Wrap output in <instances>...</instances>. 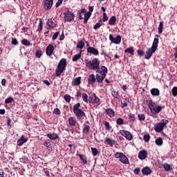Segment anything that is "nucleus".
Masks as SVG:
<instances>
[{
  "label": "nucleus",
  "mask_w": 177,
  "mask_h": 177,
  "mask_svg": "<svg viewBox=\"0 0 177 177\" xmlns=\"http://www.w3.org/2000/svg\"><path fill=\"white\" fill-rule=\"evenodd\" d=\"M157 48H158V35H155L152 46L148 48L145 52V57L147 60H149L153 56V53L157 50Z\"/></svg>",
  "instance_id": "nucleus-1"
},
{
  "label": "nucleus",
  "mask_w": 177,
  "mask_h": 177,
  "mask_svg": "<svg viewBox=\"0 0 177 177\" xmlns=\"http://www.w3.org/2000/svg\"><path fill=\"white\" fill-rule=\"evenodd\" d=\"M147 106L151 113V114H158L160 111H162V107L161 105H158L153 100H149L147 101Z\"/></svg>",
  "instance_id": "nucleus-2"
},
{
  "label": "nucleus",
  "mask_w": 177,
  "mask_h": 177,
  "mask_svg": "<svg viewBox=\"0 0 177 177\" xmlns=\"http://www.w3.org/2000/svg\"><path fill=\"white\" fill-rule=\"evenodd\" d=\"M86 67L88 70H97V71L100 68V60L98 58H93L86 63Z\"/></svg>",
  "instance_id": "nucleus-3"
},
{
  "label": "nucleus",
  "mask_w": 177,
  "mask_h": 177,
  "mask_svg": "<svg viewBox=\"0 0 177 177\" xmlns=\"http://www.w3.org/2000/svg\"><path fill=\"white\" fill-rule=\"evenodd\" d=\"M97 74H96V80L98 84H100L103 82L104 80V78H106V75H107V68L104 66H100V68H99L97 71Z\"/></svg>",
  "instance_id": "nucleus-4"
},
{
  "label": "nucleus",
  "mask_w": 177,
  "mask_h": 177,
  "mask_svg": "<svg viewBox=\"0 0 177 177\" xmlns=\"http://www.w3.org/2000/svg\"><path fill=\"white\" fill-rule=\"evenodd\" d=\"M66 67H67V60L63 58L59 61L55 70V77H60L62 73L66 71Z\"/></svg>",
  "instance_id": "nucleus-5"
},
{
  "label": "nucleus",
  "mask_w": 177,
  "mask_h": 177,
  "mask_svg": "<svg viewBox=\"0 0 177 177\" xmlns=\"http://www.w3.org/2000/svg\"><path fill=\"white\" fill-rule=\"evenodd\" d=\"M73 114L77 118V120H81L82 117H85V112L81 109V104H75L73 106Z\"/></svg>",
  "instance_id": "nucleus-6"
},
{
  "label": "nucleus",
  "mask_w": 177,
  "mask_h": 177,
  "mask_svg": "<svg viewBox=\"0 0 177 177\" xmlns=\"http://www.w3.org/2000/svg\"><path fill=\"white\" fill-rule=\"evenodd\" d=\"M169 121L166 119H162L158 124H155L154 129L156 132H161L164 129V127L168 124Z\"/></svg>",
  "instance_id": "nucleus-7"
},
{
  "label": "nucleus",
  "mask_w": 177,
  "mask_h": 177,
  "mask_svg": "<svg viewBox=\"0 0 177 177\" xmlns=\"http://www.w3.org/2000/svg\"><path fill=\"white\" fill-rule=\"evenodd\" d=\"M115 158H120V161L122 162V164H129V162L128 158L123 153L117 152L115 154Z\"/></svg>",
  "instance_id": "nucleus-8"
},
{
  "label": "nucleus",
  "mask_w": 177,
  "mask_h": 177,
  "mask_svg": "<svg viewBox=\"0 0 177 177\" xmlns=\"http://www.w3.org/2000/svg\"><path fill=\"white\" fill-rule=\"evenodd\" d=\"M88 102L94 106H100V99L96 96L95 93H93V95L89 97Z\"/></svg>",
  "instance_id": "nucleus-9"
},
{
  "label": "nucleus",
  "mask_w": 177,
  "mask_h": 177,
  "mask_svg": "<svg viewBox=\"0 0 177 177\" xmlns=\"http://www.w3.org/2000/svg\"><path fill=\"white\" fill-rule=\"evenodd\" d=\"M109 41L112 44H115V45H118L121 44V35H118L115 37L113 36V35L110 34L109 35Z\"/></svg>",
  "instance_id": "nucleus-10"
},
{
  "label": "nucleus",
  "mask_w": 177,
  "mask_h": 177,
  "mask_svg": "<svg viewBox=\"0 0 177 177\" xmlns=\"http://www.w3.org/2000/svg\"><path fill=\"white\" fill-rule=\"evenodd\" d=\"M120 135H122V136H124L127 140H132L133 139L132 133H131V132L128 131L120 130Z\"/></svg>",
  "instance_id": "nucleus-11"
},
{
  "label": "nucleus",
  "mask_w": 177,
  "mask_h": 177,
  "mask_svg": "<svg viewBox=\"0 0 177 177\" xmlns=\"http://www.w3.org/2000/svg\"><path fill=\"white\" fill-rule=\"evenodd\" d=\"M65 21H73L74 20V13L71 11H67L64 13Z\"/></svg>",
  "instance_id": "nucleus-12"
},
{
  "label": "nucleus",
  "mask_w": 177,
  "mask_h": 177,
  "mask_svg": "<svg viewBox=\"0 0 177 177\" xmlns=\"http://www.w3.org/2000/svg\"><path fill=\"white\" fill-rule=\"evenodd\" d=\"M44 8L46 10H50L53 6V0H44Z\"/></svg>",
  "instance_id": "nucleus-13"
},
{
  "label": "nucleus",
  "mask_w": 177,
  "mask_h": 177,
  "mask_svg": "<svg viewBox=\"0 0 177 177\" xmlns=\"http://www.w3.org/2000/svg\"><path fill=\"white\" fill-rule=\"evenodd\" d=\"M68 122L70 127H75L76 125H78V122H77V118L75 117L72 116L69 117L68 119Z\"/></svg>",
  "instance_id": "nucleus-14"
},
{
  "label": "nucleus",
  "mask_w": 177,
  "mask_h": 177,
  "mask_svg": "<svg viewBox=\"0 0 177 177\" xmlns=\"http://www.w3.org/2000/svg\"><path fill=\"white\" fill-rule=\"evenodd\" d=\"M55 50V47L53 45L50 44L46 48V53L47 56H52L53 51Z\"/></svg>",
  "instance_id": "nucleus-15"
},
{
  "label": "nucleus",
  "mask_w": 177,
  "mask_h": 177,
  "mask_svg": "<svg viewBox=\"0 0 177 177\" xmlns=\"http://www.w3.org/2000/svg\"><path fill=\"white\" fill-rule=\"evenodd\" d=\"M46 25L47 30H51V28H55V27H56V23L53 22V19H48Z\"/></svg>",
  "instance_id": "nucleus-16"
},
{
  "label": "nucleus",
  "mask_w": 177,
  "mask_h": 177,
  "mask_svg": "<svg viewBox=\"0 0 177 177\" xmlns=\"http://www.w3.org/2000/svg\"><path fill=\"white\" fill-rule=\"evenodd\" d=\"M87 53L93 55L94 56H97L99 55V50L95 48V47H88L87 48Z\"/></svg>",
  "instance_id": "nucleus-17"
},
{
  "label": "nucleus",
  "mask_w": 177,
  "mask_h": 177,
  "mask_svg": "<svg viewBox=\"0 0 177 177\" xmlns=\"http://www.w3.org/2000/svg\"><path fill=\"white\" fill-rule=\"evenodd\" d=\"M147 158V151L146 150H141L138 153V158L140 160H145Z\"/></svg>",
  "instance_id": "nucleus-18"
},
{
  "label": "nucleus",
  "mask_w": 177,
  "mask_h": 177,
  "mask_svg": "<svg viewBox=\"0 0 177 177\" xmlns=\"http://www.w3.org/2000/svg\"><path fill=\"white\" fill-rule=\"evenodd\" d=\"M28 140V138L21 136V138L17 140V146H23Z\"/></svg>",
  "instance_id": "nucleus-19"
},
{
  "label": "nucleus",
  "mask_w": 177,
  "mask_h": 177,
  "mask_svg": "<svg viewBox=\"0 0 177 177\" xmlns=\"http://www.w3.org/2000/svg\"><path fill=\"white\" fill-rule=\"evenodd\" d=\"M128 104H129V99H128V97L123 98L121 100V107H122V109H125V107H128Z\"/></svg>",
  "instance_id": "nucleus-20"
},
{
  "label": "nucleus",
  "mask_w": 177,
  "mask_h": 177,
  "mask_svg": "<svg viewBox=\"0 0 177 177\" xmlns=\"http://www.w3.org/2000/svg\"><path fill=\"white\" fill-rule=\"evenodd\" d=\"M96 77H95V75L91 74L88 76V82L89 84V85H93L95 84V82H96Z\"/></svg>",
  "instance_id": "nucleus-21"
},
{
  "label": "nucleus",
  "mask_w": 177,
  "mask_h": 177,
  "mask_svg": "<svg viewBox=\"0 0 177 177\" xmlns=\"http://www.w3.org/2000/svg\"><path fill=\"white\" fill-rule=\"evenodd\" d=\"M105 145H109L113 147L114 145H115V141L114 140L111 139L110 138H106L104 141Z\"/></svg>",
  "instance_id": "nucleus-22"
},
{
  "label": "nucleus",
  "mask_w": 177,
  "mask_h": 177,
  "mask_svg": "<svg viewBox=\"0 0 177 177\" xmlns=\"http://www.w3.org/2000/svg\"><path fill=\"white\" fill-rule=\"evenodd\" d=\"M142 175H150L151 174V169L149 167H143L142 169Z\"/></svg>",
  "instance_id": "nucleus-23"
},
{
  "label": "nucleus",
  "mask_w": 177,
  "mask_h": 177,
  "mask_svg": "<svg viewBox=\"0 0 177 177\" xmlns=\"http://www.w3.org/2000/svg\"><path fill=\"white\" fill-rule=\"evenodd\" d=\"M72 85L74 86H78L79 85H81V77L75 78L72 82Z\"/></svg>",
  "instance_id": "nucleus-24"
},
{
  "label": "nucleus",
  "mask_w": 177,
  "mask_h": 177,
  "mask_svg": "<svg viewBox=\"0 0 177 177\" xmlns=\"http://www.w3.org/2000/svg\"><path fill=\"white\" fill-rule=\"evenodd\" d=\"M105 113L110 117L111 118L114 117L115 115V112H114V110L111 109H106L105 110Z\"/></svg>",
  "instance_id": "nucleus-25"
},
{
  "label": "nucleus",
  "mask_w": 177,
  "mask_h": 177,
  "mask_svg": "<svg viewBox=\"0 0 177 177\" xmlns=\"http://www.w3.org/2000/svg\"><path fill=\"white\" fill-rule=\"evenodd\" d=\"M47 138L48 139H50L51 140H56V139H59V135L57 133H48L47 134Z\"/></svg>",
  "instance_id": "nucleus-26"
},
{
  "label": "nucleus",
  "mask_w": 177,
  "mask_h": 177,
  "mask_svg": "<svg viewBox=\"0 0 177 177\" xmlns=\"http://www.w3.org/2000/svg\"><path fill=\"white\" fill-rule=\"evenodd\" d=\"M90 129H91V127H89V125L84 124L83 125L82 133L84 135H88V133H89Z\"/></svg>",
  "instance_id": "nucleus-27"
},
{
  "label": "nucleus",
  "mask_w": 177,
  "mask_h": 177,
  "mask_svg": "<svg viewBox=\"0 0 177 177\" xmlns=\"http://www.w3.org/2000/svg\"><path fill=\"white\" fill-rule=\"evenodd\" d=\"M151 95H152V96H160V90L156 88H152L151 90Z\"/></svg>",
  "instance_id": "nucleus-28"
},
{
  "label": "nucleus",
  "mask_w": 177,
  "mask_h": 177,
  "mask_svg": "<svg viewBox=\"0 0 177 177\" xmlns=\"http://www.w3.org/2000/svg\"><path fill=\"white\" fill-rule=\"evenodd\" d=\"M81 53H82V51H80L78 54L73 55L72 62H78V60L81 59Z\"/></svg>",
  "instance_id": "nucleus-29"
},
{
  "label": "nucleus",
  "mask_w": 177,
  "mask_h": 177,
  "mask_svg": "<svg viewBox=\"0 0 177 177\" xmlns=\"http://www.w3.org/2000/svg\"><path fill=\"white\" fill-rule=\"evenodd\" d=\"M115 21H117V19L115 18V16H112L109 20V25L114 26V24H115Z\"/></svg>",
  "instance_id": "nucleus-30"
},
{
  "label": "nucleus",
  "mask_w": 177,
  "mask_h": 177,
  "mask_svg": "<svg viewBox=\"0 0 177 177\" xmlns=\"http://www.w3.org/2000/svg\"><path fill=\"white\" fill-rule=\"evenodd\" d=\"M155 143L156 146H162V138L160 137L156 138V140H155Z\"/></svg>",
  "instance_id": "nucleus-31"
},
{
  "label": "nucleus",
  "mask_w": 177,
  "mask_h": 177,
  "mask_svg": "<svg viewBox=\"0 0 177 177\" xmlns=\"http://www.w3.org/2000/svg\"><path fill=\"white\" fill-rule=\"evenodd\" d=\"M124 53H130V55H133L135 53V50H133V47H129L124 50Z\"/></svg>",
  "instance_id": "nucleus-32"
},
{
  "label": "nucleus",
  "mask_w": 177,
  "mask_h": 177,
  "mask_svg": "<svg viewBox=\"0 0 177 177\" xmlns=\"http://www.w3.org/2000/svg\"><path fill=\"white\" fill-rule=\"evenodd\" d=\"M102 26H103V22L102 21V19H100L99 22L94 25L93 28L94 30H97V28H100Z\"/></svg>",
  "instance_id": "nucleus-33"
},
{
  "label": "nucleus",
  "mask_w": 177,
  "mask_h": 177,
  "mask_svg": "<svg viewBox=\"0 0 177 177\" xmlns=\"http://www.w3.org/2000/svg\"><path fill=\"white\" fill-rule=\"evenodd\" d=\"M162 28H164V22L160 21L158 28V31L159 34H162Z\"/></svg>",
  "instance_id": "nucleus-34"
},
{
  "label": "nucleus",
  "mask_w": 177,
  "mask_h": 177,
  "mask_svg": "<svg viewBox=\"0 0 177 177\" xmlns=\"http://www.w3.org/2000/svg\"><path fill=\"white\" fill-rule=\"evenodd\" d=\"M82 97L83 99V102L84 103H89V100H88V94L84 93L82 94Z\"/></svg>",
  "instance_id": "nucleus-35"
},
{
  "label": "nucleus",
  "mask_w": 177,
  "mask_h": 177,
  "mask_svg": "<svg viewBox=\"0 0 177 177\" xmlns=\"http://www.w3.org/2000/svg\"><path fill=\"white\" fill-rule=\"evenodd\" d=\"M84 46H85V43L82 40L80 41L77 45V48L78 49H82V48H84Z\"/></svg>",
  "instance_id": "nucleus-36"
},
{
  "label": "nucleus",
  "mask_w": 177,
  "mask_h": 177,
  "mask_svg": "<svg viewBox=\"0 0 177 177\" xmlns=\"http://www.w3.org/2000/svg\"><path fill=\"white\" fill-rule=\"evenodd\" d=\"M129 120L130 122H135V121L136 120V118H135V115L130 113L129 115Z\"/></svg>",
  "instance_id": "nucleus-37"
},
{
  "label": "nucleus",
  "mask_w": 177,
  "mask_h": 177,
  "mask_svg": "<svg viewBox=\"0 0 177 177\" xmlns=\"http://www.w3.org/2000/svg\"><path fill=\"white\" fill-rule=\"evenodd\" d=\"M103 124L105 126L106 131H110V129H111V127H110V123H109V122L104 121Z\"/></svg>",
  "instance_id": "nucleus-38"
},
{
  "label": "nucleus",
  "mask_w": 177,
  "mask_h": 177,
  "mask_svg": "<svg viewBox=\"0 0 177 177\" xmlns=\"http://www.w3.org/2000/svg\"><path fill=\"white\" fill-rule=\"evenodd\" d=\"M64 99L67 103H70L71 102V96H70L68 94L65 95L64 96Z\"/></svg>",
  "instance_id": "nucleus-39"
},
{
  "label": "nucleus",
  "mask_w": 177,
  "mask_h": 177,
  "mask_svg": "<svg viewBox=\"0 0 177 177\" xmlns=\"http://www.w3.org/2000/svg\"><path fill=\"white\" fill-rule=\"evenodd\" d=\"M163 168H164L165 171L168 172V171L171 170V165H169V164H168V163H165V164H163Z\"/></svg>",
  "instance_id": "nucleus-40"
},
{
  "label": "nucleus",
  "mask_w": 177,
  "mask_h": 177,
  "mask_svg": "<svg viewBox=\"0 0 177 177\" xmlns=\"http://www.w3.org/2000/svg\"><path fill=\"white\" fill-rule=\"evenodd\" d=\"M22 45H24L25 46H30V41L27 40V39H24L21 40Z\"/></svg>",
  "instance_id": "nucleus-41"
},
{
  "label": "nucleus",
  "mask_w": 177,
  "mask_h": 177,
  "mask_svg": "<svg viewBox=\"0 0 177 177\" xmlns=\"http://www.w3.org/2000/svg\"><path fill=\"white\" fill-rule=\"evenodd\" d=\"M78 156L80 157L81 161H82L83 164H86V158L84 156V155L79 154Z\"/></svg>",
  "instance_id": "nucleus-42"
},
{
  "label": "nucleus",
  "mask_w": 177,
  "mask_h": 177,
  "mask_svg": "<svg viewBox=\"0 0 177 177\" xmlns=\"http://www.w3.org/2000/svg\"><path fill=\"white\" fill-rule=\"evenodd\" d=\"M138 120L139 121H145V120H146V116L143 113H139Z\"/></svg>",
  "instance_id": "nucleus-43"
},
{
  "label": "nucleus",
  "mask_w": 177,
  "mask_h": 177,
  "mask_svg": "<svg viewBox=\"0 0 177 177\" xmlns=\"http://www.w3.org/2000/svg\"><path fill=\"white\" fill-rule=\"evenodd\" d=\"M35 56L36 57H37L38 59H40L41 56H42V50H37L35 52Z\"/></svg>",
  "instance_id": "nucleus-44"
},
{
  "label": "nucleus",
  "mask_w": 177,
  "mask_h": 177,
  "mask_svg": "<svg viewBox=\"0 0 177 177\" xmlns=\"http://www.w3.org/2000/svg\"><path fill=\"white\" fill-rule=\"evenodd\" d=\"M111 95L115 97V99H118V92L114 91L113 89L111 90Z\"/></svg>",
  "instance_id": "nucleus-45"
},
{
  "label": "nucleus",
  "mask_w": 177,
  "mask_h": 177,
  "mask_svg": "<svg viewBox=\"0 0 177 177\" xmlns=\"http://www.w3.org/2000/svg\"><path fill=\"white\" fill-rule=\"evenodd\" d=\"M91 151H92L93 156H97V153H99V151H97V149L93 148V147H91Z\"/></svg>",
  "instance_id": "nucleus-46"
},
{
  "label": "nucleus",
  "mask_w": 177,
  "mask_h": 177,
  "mask_svg": "<svg viewBox=\"0 0 177 177\" xmlns=\"http://www.w3.org/2000/svg\"><path fill=\"white\" fill-rule=\"evenodd\" d=\"M44 145L47 147L48 150H51L52 147L50 146V142L46 141L44 144Z\"/></svg>",
  "instance_id": "nucleus-47"
},
{
  "label": "nucleus",
  "mask_w": 177,
  "mask_h": 177,
  "mask_svg": "<svg viewBox=\"0 0 177 177\" xmlns=\"http://www.w3.org/2000/svg\"><path fill=\"white\" fill-rule=\"evenodd\" d=\"M171 93L173 96L176 97L177 95V86H174L171 90Z\"/></svg>",
  "instance_id": "nucleus-48"
},
{
  "label": "nucleus",
  "mask_w": 177,
  "mask_h": 177,
  "mask_svg": "<svg viewBox=\"0 0 177 177\" xmlns=\"http://www.w3.org/2000/svg\"><path fill=\"white\" fill-rule=\"evenodd\" d=\"M42 20L41 19H39V26H38V28H37V31H42Z\"/></svg>",
  "instance_id": "nucleus-49"
},
{
  "label": "nucleus",
  "mask_w": 177,
  "mask_h": 177,
  "mask_svg": "<svg viewBox=\"0 0 177 177\" xmlns=\"http://www.w3.org/2000/svg\"><path fill=\"white\" fill-rule=\"evenodd\" d=\"M116 122L118 125H122V124H124V120H122L121 118H119L117 119Z\"/></svg>",
  "instance_id": "nucleus-50"
},
{
  "label": "nucleus",
  "mask_w": 177,
  "mask_h": 177,
  "mask_svg": "<svg viewBox=\"0 0 177 177\" xmlns=\"http://www.w3.org/2000/svg\"><path fill=\"white\" fill-rule=\"evenodd\" d=\"M143 139L145 140V142H149L150 140V135L149 134H145L144 135Z\"/></svg>",
  "instance_id": "nucleus-51"
},
{
  "label": "nucleus",
  "mask_w": 177,
  "mask_h": 177,
  "mask_svg": "<svg viewBox=\"0 0 177 177\" xmlns=\"http://www.w3.org/2000/svg\"><path fill=\"white\" fill-rule=\"evenodd\" d=\"M91 15H92V13H91V12H86L84 14V19H87L88 20H89V17H91Z\"/></svg>",
  "instance_id": "nucleus-52"
},
{
  "label": "nucleus",
  "mask_w": 177,
  "mask_h": 177,
  "mask_svg": "<svg viewBox=\"0 0 177 177\" xmlns=\"http://www.w3.org/2000/svg\"><path fill=\"white\" fill-rule=\"evenodd\" d=\"M12 102H13V98L12 97H8L5 100L6 104H9V103H12Z\"/></svg>",
  "instance_id": "nucleus-53"
},
{
  "label": "nucleus",
  "mask_w": 177,
  "mask_h": 177,
  "mask_svg": "<svg viewBox=\"0 0 177 177\" xmlns=\"http://www.w3.org/2000/svg\"><path fill=\"white\" fill-rule=\"evenodd\" d=\"M109 20V17H107V14L106 12L103 13L102 21H107Z\"/></svg>",
  "instance_id": "nucleus-54"
},
{
  "label": "nucleus",
  "mask_w": 177,
  "mask_h": 177,
  "mask_svg": "<svg viewBox=\"0 0 177 177\" xmlns=\"http://www.w3.org/2000/svg\"><path fill=\"white\" fill-rule=\"evenodd\" d=\"M54 114H56L57 115H59L60 114V109L58 108H55L53 111Z\"/></svg>",
  "instance_id": "nucleus-55"
},
{
  "label": "nucleus",
  "mask_w": 177,
  "mask_h": 177,
  "mask_svg": "<svg viewBox=\"0 0 177 177\" xmlns=\"http://www.w3.org/2000/svg\"><path fill=\"white\" fill-rule=\"evenodd\" d=\"M62 3H63V0H57L55 4V7L59 8V6L62 5Z\"/></svg>",
  "instance_id": "nucleus-56"
},
{
  "label": "nucleus",
  "mask_w": 177,
  "mask_h": 177,
  "mask_svg": "<svg viewBox=\"0 0 177 177\" xmlns=\"http://www.w3.org/2000/svg\"><path fill=\"white\" fill-rule=\"evenodd\" d=\"M133 172L136 175H139V172H140V169L139 167H137L134 169Z\"/></svg>",
  "instance_id": "nucleus-57"
},
{
  "label": "nucleus",
  "mask_w": 177,
  "mask_h": 177,
  "mask_svg": "<svg viewBox=\"0 0 177 177\" xmlns=\"http://www.w3.org/2000/svg\"><path fill=\"white\" fill-rule=\"evenodd\" d=\"M57 37H59V32H56L55 33H54V35H53V41H55V39H57Z\"/></svg>",
  "instance_id": "nucleus-58"
},
{
  "label": "nucleus",
  "mask_w": 177,
  "mask_h": 177,
  "mask_svg": "<svg viewBox=\"0 0 177 177\" xmlns=\"http://www.w3.org/2000/svg\"><path fill=\"white\" fill-rule=\"evenodd\" d=\"M137 53L138 56H143L145 55V53L142 50H138Z\"/></svg>",
  "instance_id": "nucleus-59"
},
{
  "label": "nucleus",
  "mask_w": 177,
  "mask_h": 177,
  "mask_svg": "<svg viewBox=\"0 0 177 177\" xmlns=\"http://www.w3.org/2000/svg\"><path fill=\"white\" fill-rule=\"evenodd\" d=\"M11 44H12V45H17V44H18L17 39H15V38H12V39Z\"/></svg>",
  "instance_id": "nucleus-60"
},
{
  "label": "nucleus",
  "mask_w": 177,
  "mask_h": 177,
  "mask_svg": "<svg viewBox=\"0 0 177 177\" xmlns=\"http://www.w3.org/2000/svg\"><path fill=\"white\" fill-rule=\"evenodd\" d=\"M79 13H80V15H82V13H86V10H85V8H82L80 11Z\"/></svg>",
  "instance_id": "nucleus-61"
},
{
  "label": "nucleus",
  "mask_w": 177,
  "mask_h": 177,
  "mask_svg": "<svg viewBox=\"0 0 177 177\" xmlns=\"http://www.w3.org/2000/svg\"><path fill=\"white\" fill-rule=\"evenodd\" d=\"M174 60L177 63V48H176V52L174 53Z\"/></svg>",
  "instance_id": "nucleus-62"
},
{
  "label": "nucleus",
  "mask_w": 177,
  "mask_h": 177,
  "mask_svg": "<svg viewBox=\"0 0 177 177\" xmlns=\"http://www.w3.org/2000/svg\"><path fill=\"white\" fill-rule=\"evenodd\" d=\"M76 96L77 97H81V96L82 97V93H81L80 91H77Z\"/></svg>",
  "instance_id": "nucleus-63"
},
{
  "label": "nucleus",
  "mask_w": 177,
  "mask_h": 177,
  "mask_svg": "<svg viewBox=\"0 0 177 177\" xmlns=\"http://www.w3.org/2000/svg\"><path fill=\"white\" fill-rule=\"evenodd\" d=\"M4 174L5 172L3 171V170L0 169V177H4Z\"/></svg>",
  "instance_id": "nucleus-64"
}]
</instances>
